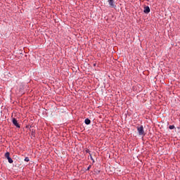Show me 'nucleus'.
<instances>
[{"label":"nucleus","mask_w":180,"mask_h":180,"mask_svg":"<svg viewBox=\"0 0 180 180\" xmlns=\"http://www.w3.org/2000/svg\"><path fill=\"white\" fill-rule=\"evenodd\" d=\"M110 8H116V4H115V0L108 1Z\"/></svg>","instance_id":"3"},{"label":"nucleus","mask_w":180,"mask_h":180,"mask_svg":"<svg viewBox=\"0 0 180 180\" xmlns=\"http://www.w3.org/2000/svg\"><path fill=\"white\" fill-rule=\"evenodd\" d=\"M4 155L7 158L9 164H12V162H13V160H12V158L10 157L11 153L9 152H6Z\"/></svg>","instance_id":"2"},{"label":"nucleus","mask_w":180,"mask_h":180,"mask_svg":"<svg viewBox=\"0 0 180 180\" xmlns=\"http://www.w3.org/2000/svg\"><path fill=\"white\" fill-rule=\"evenodd\" d=\"M91 166L89 165V166L88 167V168H87V171H89V169H91Z\"/></svg>","instance_id":"11"},{"label":"nucleus","mask_w":180,"mask_h":180,"mask_svg":"<svg viewBox=\"0 0 180 180\" xmlns=\"http://www.w3.org/2000/svg\"><path fill=\"white\" fill-rule=\"evenodd\" d=\"M84 123H85V124H91V120H89V119H86L85 120H84Z\"/></svg>","instance_id":"6"},{"label":"nucleus","mask_w":180,"mask_h":180,"mask_svg":"<svg viewBox=\"0 0 180 180\" xmlns=\"http://www.w3.org/2000/svg\"><path fill=\"white\" fill-rule=\"evenodd\" d=\"M13 124H14L15 127L20 129V125L19 124V123H18V120H16L15 118L13 119Z\"/></svg>","instance_id":"4"},{"label":"nucleus","mask_w":180,"mask_h":180,"mask_svg":"<svg viewBox=\"0 0 180 180\" xmlns=\"http://www.w3.org/2000/svg\"><path fill=\"white\" fill-rule=\"evenodd\" d=\"M90 158L91 160V161H93V162H95V160H94V158H92V155L90 153Z\"/></svg>","instance_id":"9"},{"label":"nucleus","mask_w":180,"mask_h":180,"mask_svg":"<svg viewBox=\"0 0 180 180\" xmlns=\"http://www.w3.org/2000/svg\"><path fill=\"white\" fill-rule=\"evenodd\" d=\"M137 131L139 136H146V134L144 133V127H143V125L137 127Z\"/></svg>","instance_id":"1"},{"label":"nucleus","mask_w":180,"mask_h":180,"mask_svg":"<svg viewBox=\"0 0 180 180\" xmlns=\"http://www.w3.org/2000/svg\"><path fill=\"white\" fill-rule=\"evenodd\" d=\"M169 129L170 130H174V129H175V126H174V125H170V126L169 127Z\"/></svg>","instance_id":"7"},{"label":"nucleus","mask_w":180,"mask_h":180,"mask_svg":"<svg viewBox=\"0 0 180 180\" xmlns=\"http://www.w3.org/2000/svg\"><path fill=\"white\" fill-rule=\"evenodd\" d=\"M25 161L26 162H29V161H30V160L29 159V157H26V158H25Z\"/></svg>","instance_id":"8"},{"label":"nucleus","mask_w":180,"mask_h":180,"mask_svg":"<svg viewBox=\"0 0 180 180\" xmlns=\"http://www.w3.org/2000/svg\"><path fill=\"white\" fill-rule=\"evenodd\" d=\"M86 153H89V154H91V151H90L89 149H86Z\"/></svg>","instance_id":"10"},{"label":"nucleus","mask_w":180,"mask_h":180,"mask_svg":"<svg viewBox=\"0 0 180 180\" xmlns=\"http://www.w3.org/2000/svg\"><path fill=\"white\" fill-rule=\"evenodd\" d=\"M144 13H150V7L148 6L144 7Z\"/></svg>","instance_id":"5"}]
</instances>
